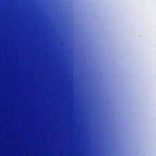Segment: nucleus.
<instances>
[{"mask_svg":"<svg viewBox=\"0 0 156 156\" xmlns=\"http://www.w3.org/2000/svg\"><path fill=\"white\" fill-rule=\"evenodd\" d=\"M60 81L61 83L64 84L67 83L68 82V80L66 78L61 79Z\"/></svg>","mask_w":156,"mask_h":156,"instance_id":"f257e3e1","label":"nucleus"}]
</instances>
